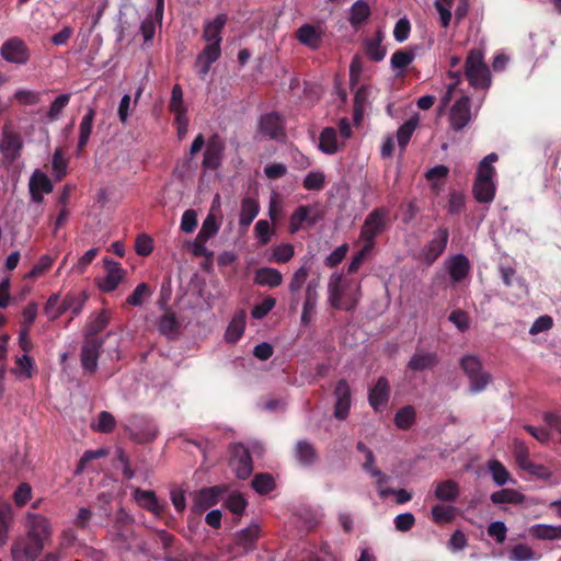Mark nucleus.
Segmentation results:
<instances>
[{"label": "nucleus", "instance_id": "f257e3e1", "mask_svg": "<svg viewBox=\"0 0 561 561\" xmlns=\"http://www.w3.org/2000/svg\"><path fill=\"white\" fill-rule=\"evenodd\" d=\"M351 283L342 274L333 273L328 283L329 302L337 310L352 311L359 300L360 285H355L354 293L350 291Z\"/></svg>", "mask_w": 561, "mask_h": 561}, {"label": "nucleus", "instance_id": "f03ea898", "mask_svg": "<svg viewBox=\"0 0 561 561\" xmlns=\"http://www.w3.org/2000/svg\"><path fill=\"white\" fill-rule=\"evenodd\" d=\"M463 75L469 84L477 90H488L491 87V71L481 49L469 50L465 60Z\"/></svg>", "mask_w": 561, "mask_h": 561}, {"label": "nucleus", "instance_id": "7ed1b4c3", "mask_svg": "<svg viewBox=\"0 0 561 561\" xmlns=\"http://www.w3.org/2000/svg\"><path fill=\"white\" fill-rule=\"evenodd\" d=\"M390 226V209L385 206L376 207L366 216L359 238L364 244L375 248L377 237L387 231Z\"/></svg>", "mask_w": 561, "mask_h": 561}, {"label": "nucleus", "instance_id": "20e7f679", "mask_svg": "<svg viewBox=\"0 0 561 561\" xmlns=\"http://www.w3.org/2000/svg\"><path fill=\"white\" fill-rule=\"evenodd\" d=\"M461 367L470 379V391L480 392L490 383L491 376L483 370L481 362L473 354L461 358Z\"/></svg>", "mask_w": 561, "mask_h": 561}, {"label": "nucleus", "instance_id": "39448f33", "mask_svg": "<svg viewBox=\"0 0 561 561\" xmlns=\"http://www.w3.org/2000/svg\"><path fill=\"white\" fill-rule=\"evenodd\" d=\"M449 238V230L446 227H439L433 232L432 239L421 251V259L426 265H433L444 253Z\"/></svg>", "mask_w": 561, "mask_h": 561}, {"label": "nucleus", "instance_id": "423d86ee", "mask_svg": "<svg viewBox=\"0 0 561 561\" xmlns=\"http://www.w3.org/2000/svg\"><path fill=\"white\" fill-rule=\"evenodd\" d=\"M43 549L44 546L36 539L20 536L12 543L11 557L13 561H35Z\"/></svg>", "mask_w": 561, "mask_h": 561}, {"label": "nucleus", "instance_id": "0eeeda50", "mask_svg": "<svg viewBox=\"0 0 561 561\" xmlns=\"http://www.w3.org/2000/svg\"><path fill=\"white\" fill-rule=\"evenodd\" d=\"M1 57L11 64L25 65L30 60V49L20 37L7 39L0 48Z\"/></svg>", "mask_w": 561, "mask_h": 561}, {"label": "nucleus", "instance_id": "6e6552de", "mask_svg": "<svg viewBox=\"0 0 561 561\" xmlns=\"http://www.w3.org/2000/svg\"><path fill=\"white\" fill-rule=\"evenodd\" d=\"M230 466L236 476L241 480H247L253 471V461L250 450L242 444H234L231 447Z\"/></svg>", "mask_w": 561, "mask_h": 561}, {"label": "nucleus", "instance_id": "1a4fd4ad", "mask_svg": "<svg viewBox=\"0 0 561 561\" xmlns=\"http://www.w3.org/2000/svg\"><path fill=\"white\" fill-rule=\"evenodd\" d=\"M471 102L468 95H462L451 106L449 124L455 131L462 130L471 122Z\"/></svg>", "mask_w": 561, "mask_h": 561}, {"label": "nucleus", "instance_id": "9d476101", "mask_svg": "<svg viewBox=\"0 0 561 561\" xmlns=\"http://www.w3.org/2000/svg\"><path fill=\"white\" fill-rule=\"evenodd\" d=\"M26 535L32 539H36L43 546L45 541L50 538L51 529L48 519L39 514L27 513L26 514Z\"/></svg>", "mask_w": 561, "mask_h": 561}, {"label": "nucleus", "instance_id": "9b49d317", "mask_svg": "<svg viewBox=\"0 0 561 561\" xmlns=\"http://www.w3.org/2000/svg\"><path fill=\"white\" fill-rule=\"evenodd\" d=\"M225 148V140L218 134L211 135L206 144L203 167L208 170H217L221 164Z\"/></svg>", "mask_w": 561, "mask_h": 561}, {"label": "nucleus", "instance_id": "f8f14e48", "mask_svg": "<svg viewBox=\"0 0 561 561\" xmlns=\"http://www.w3.org/2000/svg\"><path fill=\"white\" fill-rule=\"evenodd\" d=\"M104 267L106 270L105 277L99 283V288L103 293H111L115 290L125 277V271L121 264L108 257L103 259Z\"/></svg>", "mask_w": 561, "mask_h": 561}, {"label": "nucleus", "instance_id": "ddd939ff", "mask_svg": "<svg viewBox=\"0 0 561 561\" xmlns=\"http://www.w3.org/2000/svg\"><path fill=\"white\" fill-rule=\"evenodd\" d=\"M23 140L20 134L10 130L7 126L2 130L0 150L9 162H14L21 153Z\"/></svg>", "mask_w": 561, "mask_h": 561}, {"label": "nucleus", "instance_id": "4468645a", "mask_svg": "<svg viewBox=\"0 0 561 561\" xmlns=\"http://www.w3.org/2000/svg\"><path fill=\"white\" fill-rule=\"evenodd\" d=\"M390 398V385L386 377H379L376 385L368 391V402L375 412L382 411Z\"/></svg>", "mask_w": 561, "mask_h": 561}, {"label": "nucleus", "instance_id": "2eb2a0df", "mask_svg": "<svg viewBox=\"0 0 561 561\" xmlns=\"http://www.w3.org/2000/svg\"><path fill=\"white\" fill-rule=\"evenodd\" d=\"M335 407L334 416L339 420H345L351 409V388L345 379L337 381L334 389Z\"/></svg>", "mask_w": 561, "mask_h": 561}, {"label": "nucleus", "instance_id": "dca6fc26", "mask_svg": "<svg viewBox=\"0 0 561 561\" xmlns=\"http://www.w3.org/2000/svg\"><path fill=\"white\" fill-rule=\"evenodd\" d=\"M260 538V527L253 524L236 534L234 546L239 553H248L256 549V542Z\"/></svg>", "mask_w": 561, "mask_h": 561}, {"label": "nucleus", "instance_id": "f3484780", "mask_svg": "<svg viewBox=\"0 0 561 561\" xmlns=\"http://www.w3.org/2000/svg\"><path fill=\"white\" fill-rule=\"evenodd\" d=\"M134 523V518L124 510L121 508L115 516L114 520V529L116 540L122 543H129L134 537V530L131 528V524Z\"/></svg>", "mask_w": 561, "mask_h": 561}, {"label": "nucleus", "instance_id": "a211bd4d", "mask_svg": "<svg viewBox=\"0 0 561 561\" xmlns=\"http://www.w3.org/2000/svg\"><path fill=\"white\" fill-rule=\"evenodd\" d=\"M259 128L263 135L271 139H280L285 136L280 116L275 112L263 115L260 119Z\"/></svg>", "mask_w": 561, "mask_h": 561}, {"label": "nucleus", "instance_id": "6ab92c4d", "mask_svg": "<svg viewBox=\"0 0 561 561\" xmlns=\"http://www.w3.org/2000/svg\"><path fill=\"white\" fill-rule=\"evenodd\" d=\"M96 115L94 107H89L79 124V137L77 144V154L79 156L87 147L92 134L93 123Z\"/></svg>", "mask_w": 561, "mask_h": 561}, {"label": "nucleus", "instance_id": "aec40b11", "mask_svg": "<svg viewBox=\"0 0 561 561\" xmlns=\"http://www.w3.org/2000/svg\"><path fill=\"white\" fill-rule=\"evenodd\" d=\"M294 455L296 460L304 467H310L319 459L316 447L306 439H300L296 443Z\"/></svg>", "mask_w": 561, "mask_h": 561}, {"label": "nucleus", "instance_id": "412c9836", "mask_svg": "<svg viewBox=\"0 0 561 561\" xmlns=\"http://www.w3.org/2000/svg\"><path fill=\"white\" fill-rule=\"evenodd\" d=\"M134 499L137 503L148 512L153 513L157 516L163 514L164 507L159 503V500L153 491L141 490L137 488L134 491Z\"/></svg>", "mask_w": 561, "mask_h": 561}, {"label": "nucleus", "instance_id": "4be33fe9", "mask_svg": "<svg viewBox=\"0 0 561 561\" xmlns=\"http://www.w3.org/2000/svg\"><path fill=\"white\" fill-rule=\"evenodd\" d=\"M254 284L276 288L283 283V274L274 267H260L254 272Z\"/></svg>", "mask_w": 561, "mask_h": 561}, {"label": "nucleus", "instance_id": "5701e85b", "mask_svg": "<svg viewBox=\"0 0 561 561\" xmlns=\"http://www.w3.org/2000/svg\"><path fill=\"white\" fill-rule=\"evenodd\" d=\"M89 299V294L85 290L69 291L61 301V311H70L72 316L80 314L84 304Z\"/></svg>", "mask_w": 561, "mask_h": 561}, {"label": "nucleus", "instance_id": "b1692460", "mask_svg": "<svg viewBox=\"0 0 561 561\" xmlns=\"http://www.w3.org/2000/svg\"><path fill=\"white\" fill-rule=\"evenodd\" d=\"M228 21V16L225 13H219L216 18L207 22L204 27L203 38L208 43L221 44V32Z\"/></svg>", "mask_w": 561, "mask_h": 561}, {"label": "nucleus", "instance_id": "393cba45", "mask_svg": "<svg viewBox=\"0 0 561 561\" xmlns=\"http://www.w3.org/2000/svg\"><path fill=\"white\" fill-rule=\"evenodd\" d=\"M470 263L463 254H456L449 260L448 273L453 282L460 283L469 274Z\"/></svg>", "mask_w": 561, "mask_h": 561}, {"label": "nucleus", "instance_id": "a878e982", "mask_svg": "<svg viewBox=\"0 0 561 561\" xmlns=\"http://www.w3.org/2000/svg\"><path fill=\"white\" fill-rule=\"evenodd\" d=\"M460 494L459 484L451 479L440 481L436 483L434 490V496L442 502H455Z\"/></svg>", "mask_w": 561, "mask_h": 561}, {"label": "nucleus", "instance_id": "bb28decb", "mask_svg": "<svg viewBox=\"0 0 561 561\" xmlns=\"http://www.w3.org/2000/svg\"><path fill=\"white\" fill-rule=\"evenodd\" d=\"M221 219L222 215L215 213V206L211 209H209V213L204 219L202 227L197 233V236H199V239L209 240L210 238L215 237L220 229Z\"/></svg>", "mask_w": 561, "mask_h": 561}, {"label": "nucleus", "instance_id": "cd10ccee", "mask_svg": "<svg viewBox=\"0 0 561 561\" xmlns=\"http://www.w3.org/2000/svg\"><path fill=\"white\" fill-rule=\"evenodd\" d=\"M245 320L247 312L243 309H240L234 313L225 333L227 342L236 343L242 336L245 328Z\"/></svg>", "mask_w": 561, "mask_h": 561}, {"label": "nucleus", "instance_id": "c85d7f7f", "mask_svg": "<svg viewBox=\"0 0 561 561\" xmlns=\"http://www.w3.org/2000/svg\"><path fill=\"white\" fill-rule=\"evenodd\" d=\"M158 430L154 425L147 421H141L139 424L134 425L130 430V438L138 444H145L153 440L157 437Z\"/></svg>", "mask_w": 561, "mask_h": 561}, {"label": "nucleus", "instance_id": "c756f323", "mask_svg": "<svg viewBox=\"0 0 561 561\" xmlns=\"http://www.w3.org/2000/svg\"><path fill=\"white\" fill-rule=\"evenodd\" d=\"M318 147L325 154L336 153L340 149L336 129L333 127L323 128L319 137Z\"/></svg>", "mask_w": 561, "mask_h": 561}, {"label": "nucleus", "instance_id": "7c9ffc66", "mask_svg": "<svg viewBox=\"0 0 561 561\" xmlns=\"http://www.w3.org/2000/svg\"><path fill=\"white\" fill-rule=\"evenodd\" d=\"M382 39L383 35L380 31H378L374 38H368L365 41L364 49L371 61L379 62L385 58L387 50L381 45Z\"/></svg>", "mask_w": 561, "mask_h": 561}, {"label": "nucleus", "instance_id": "2f4dec72", "mask_svg": "<svg viewBox=\"0 0 561 561\" xmlns=\"http://www.w3.org/2000/svg\"><path fill=\"white\" fill-rule=\"evenodd\" d=\"M13 520L12 507L9 504H0V547L7 545Z\"/></svg>", "mask_w": 561, "mask_h": 561}, {"label": "nucleus", "instance_id": "473e14b6", "mask_svg": "<svg viewBox=\"0 0 561 561\" xmlns=\"http://www.w3.org/2000/svg\"><path fill=\"white\" fill-rule=\"evenodd\" d=\"M297 38L306 46L318 48L321 43V33L316 26L307 23L297 30Z\"/></svg>", "mask_w": 561, "mask_h": 561}, {"label": "nucleus", "instance_id": "72a5a7b5", "mask_svg": "<svg viewBox=\"0 0 561 561\" xmlns=\"http://www.w3.org/2000/svg\"><path fill=\"white\" fill-rule=\"evenodd\" d=\"M260 211L259 203L251 197H245L241 202V211L239 224L241 227H249Z\"/></svg>", "mask_w": 561, "mask_h": 561}, {"label": "nucleus", "instance_id": "f704fd0d", "mask_svg": "<svg viewBox=\"0 0 561 561\" xmlns=\"http://www.w3.org/2000/svg\"><path fill=\"white\" fill-rule=\"evenodd\" d=\"M370 7L364 0H357L353 3L350 12V23L354 27H359L370 16Z\"/></svg>", "mask_w": 561, "mask_h": 561}, {"label": "nucleus", "instance_id": "c9c22d12", "mask_svg": "<svg viewBox=\"0 0 561 561\" xmlns=\"http://www.w3.org/2000/svg\"><path fill=\"white\" fill-rule=\"evenodd\" d=\"M219 495L218 486L204 488L195 495V505L201 510L211 507L217 504Z\"/></svg>", "mask_w": 561, "mask_h": 561}, {"label": "nucleus", "instance_id": "e433bc0d", "mask_svg": "<svg viewBox=\"0 0 561 561\" xmlns=\"http://www.w3.org/2000/svg\"><path fill=\"white\" fill-rule=\"evenodd\" d=\"M494 182L474 181L472 194L478 203H491L495 196Z\"/></svg>", "mask_w": 561, "mask_h": 561}, {"label": "nucleus", "instance_id": "4c0bfd02", "mask_svg": "<svg viewBox=\"0 0 561 561\" xmlns=\"http://www.w3.org/2000/svg\"><path fill=\"white\" fill-rule=\"evenodd\" d=\"M493 504H520L525 496L514 489H502L493 492L490 496Z\"/></svg>", "mask_w": 561, "mask_h": 561}, {"label": "nucleus", "instance_id": "58836bf2", "mask_svg": "<svg viewBox=\"0 0 561 561\" xmlns=\"http://www.w3.org/2000/svg\"><path fill=\"white\" fill-rule=\"evenodd\" d=\"M310 268V260L306 257L302 265L293 274L290 278L288 290L291 294H296L302 288L304 284L306 283L309 276Z\"/></svg>", "mask_w": 561, "mask_h": 561}, {"label": "nucleus", "instance_id": "ea45409f", "mask_svg": "<svg viewBox=\"0 0 561 561\" xmlns=\"http://www.w3.org/2000/svg\"><path fill=\"white\" fill-rule=\"evenodd\" d=\"M530 534L533 537L540 540H556L561 539V525L552 526L538 524L530 528Z\"/></svg>", "mask_w": 561, "mask_h": 561}, {"label": "nucleus", "instance_id": "a19ab883", "mask_svg": "<svg viewBox=\"0 0 561 561\" xmlns=\"http://www.w3.org/2000/svg\"><path fill=\"white\" fill-rule=\"evenodd\" d=\"M159 331L169 337H174L180 330V322L174 312L167 311L159 320Z\"/></svg>", "mask_w": 561, "mask_h": 561}, {"label": "nucleus", "instance_id": "79ce46f5", "mask_svg": "<svg viewBox=\"0 0 561 561\" xmlns=\"http://www.w3.org/2000/svg\"><path fill=\"white\" fill-rule=\"evenodd\" d=\"M310 206L300 205L297 209L291 214L289 219V231L290 233H296L301 229V226L305 221H309L311 225L314 224V219L309 218Z\"/></svg>", "mask_w": 561, "mask_h": 561}, {"label": "nucleus", "instance_id": "37998d69", "mask_svg": "<svg viewBox=\"0 0 561 561\" xmlns=\"http://www.w3.org/2000/svg\"><path fill=\"white\" fill-rule=\"evenodd\" d=\"M268 262L283 264L289 262L295 255V248L290 243H282L272 248Z\"/></svg>", "mask_w": 561, "mask_h": 561}, {"label": "nucleus", "instance_id": "c03bdc74", "mask_svg": "<svg viewBox=\"0 0 561 561\" xmlns=\"http://www.w3.org/2000/svg\"><path fill=\"white\" fill-rule=\"evenodd\" d=\"M432 519L435 524H448L456 517V507L436 504L432 507Z\"/></svg>", "mask_w": 561, "mask_h": 561}, {"label": "nucleus", "instance_id": "a18cd8bd", "mask_svg": "<svg viewBox=\"0 0 561 561\" xmlns=\"http://www.w3.org/2000/svg\"><path fill=\"white\" fill-rule=\"evenodd\" d=\"M435 353H415L410 359L408 367L414 371H421L435 365Z\"/></svg>", "mask_w": 561, "mask_h": 561}, {"label": "nucleus", "instance_id": "49530a36", "mask_svg": "<svg viewBox=\"0 0 561 561\" xmlns=\"http://www.w3.org/2000/svg\"><path fill=\"white\" fill-rule=\"evenodd\" d=\"M28 187L45 194H49L54 190L50 179L39 170H36L31 176Z\"/></svg>", "mask_w": 561, "mask_h": 561}, {"label": "nucleus", "instance_id": "de8ad7c7", "mask_svg": "<svg viewBox=\"0 0 561 561\" xmlns=\"http://www.w3.org/2000/svg\"><path fill=\"white\" fill-rule=\"evenodd\" d=\"M51 169L56 181H61L68 172V159L65 158L60 148H57L53 154Z\"/></svg>", "mask_w": 561, "mask_h": 561}, {"label": "nucleus", "instance_id": "09e8293b", "mask_svg": "<svg viewBox=\"0 0 561 561\" xmlns=\"http://www.w3.org/2000/svg\"><path fill=\"white\" fill-rule=\"evenodd\" d=\"M252 486L260 494H268L275 489L276 484L271 473H257L252 480Z\"/></svg>", "mask_w": 561, "mask_h": 561}, {"label": "nucleus", "instance_id": "8fccbe9b", "mask_svg": "<svg viewBox=\"0 0 561 561\" xmlns=\"http://www.w3.org/2000/svg\"><path fill=\"white\" fill-rule=\"evenodd\" d=\"M415 410L411 405L401 408L394 416V424L400 430H409L415 421Z\"/></svg>", "mask_w": 561, "mask_h": 561}, {"label": "nucleus", "instance_id": "3c124183", "mask_svg": "<svg viewBox=\"0 0 561 561\" xmlns=\"http://www.w3.org/2000/svg\"><path fill=\"white\" fill-rule=\"evenodd\" d=\"M152 295V290L150 289L149 285L146 283H140L136 286V288L133 290V293L126 298V304L134 306V307H140L145 302L147 298H149Z\"/></svg>", "mask_w": 561, "mask_h": 561}, {"label": "nucleus", "instance_id": "603ef678", "mask_svg": "<svg viewBox=\"0 0 561 561\" xmlns=\"http://www.w3.org/2000/svg\"><path fill=\"white\" fill-rule=\"evenodd\" d=\"M488 469L492 474V479L495 484L502 486L510 480V472L499 460H490L488 462Z\"/></svg>", "mask_w": 561, "mask_h": 561}, {"label": "nucleus", "instance_id": "864d4df0", "mask_svg": "<svg viewBox=\"0 0 561 561\" xmlns=\"http://www.w3.org/2000/svg\"><path fill=\"white\" fill-rule=\"evenodd\" d=\"M417 126V119L411 118L404 122L397 131V140L399 147L403 150L409 144L415 128Z\"/></svg>", "mask_w": 561, "mask_h": 561}, {"label": "nucleus", "instance_id": "5fc2aeb1", "mask_svg": "<svg viewBox=\"0 0 561 561\" xmlns=\"http://www.w3.org/2000/svg\"><path fill=\"white\" fill-rule=\"evenodd\" d=\"M110 318V312L107 310L100 311L90 319L88 323V333L91 335L101 333L108 324Z\"/></svg>", "mask_w": 561, "mask_h": 561}, {"label": "nucleus", "instance_id": "6e6d98bb", "mask_svg": "<svg viewBox=\"0 0 561 561\" xmlns=\"http://www.w3.org/2000/svg\"><path fill=\"white\" fill-rule=\"evenodd\" d=\"M415 58L412 50H397L392 54L390 64L393 69L404 70Z\"/></svg>", "mask_w": 561, "mask_h": 561}, {"label": "nucleus", "instance_id": "4d7b16f0", "mask_svg": "<svg viewBox=\"0 0 561 561\" xmlns=\"http://www.w3.org/2000/svg\"><path fill=\"white\" fill-rule=\"evenodd\" d=\"M254 233L259 244L266 245L275 233V229L271 227L267 220L261 219L255 224Z\"/></svg>", "mask_w": 561, "mask_h": 561}, {"label": "nucleus", "instance_id": "13d9d810", "mask_svg": "<svg viewBox=\"0 0 561 561\" xmlns=\"http://www.w3.org/2000/svg\"><path fill=\"white\" fill-rule=\"evenodd\" d=\"M71 95L69 93H64L58 95L50 104L49 110L47 112V118L50 122L57 121L60 117L61 112L68 105Z\"/></svg>", "mask_w": 561, "mask_h": 561}, {"label": "nucleus", "instance_id": "bf43d9fd", "mask_svg": "<svg viewBox=\"0 0 561 561\" xmlns=\"http://www.w3.org/2000/svg\"><path fill=\"white\" fill-rule=\"evenodd\" d=\"M325 185V175L322 171L309 172L302 182L307 191H321Z\"/></svg>", "mask_w": 561, "mask_h": 561}, {"label": "nucleus", "instance_id": "052dcab7", "mask_svg": "<svg viewBox=\"0 0 561 561\" xmlns=\"http://www.w3.org/2000/svg\"><path fill=\"white\" fill-rule=\"evenodd\" d=\"M44 313L50 321H54L64 314V311H61L60 294H53L49 296L44 306Z\"/></svg>", "mask_w": 561, "mask_h": 561}, {"label": "nucleus", "instance_id": "680f3d73", "mask_svg": "<svg viewBox=\"0 0 561 561\" xmlns=\"http://www.w3.org/2000/svg\"><path fill=\"white\" fill-rule=\"evenodd\" d=\"M169 108L174 115L186 113V107L183 104V91L180 84H175L172 88Z\"/></svg>", "mask_w": 561, "mask_h": 561}, {"label": "nucleus", "instance_id": "e2e57ef3", "mask_svg": "<svg viewBox=\"0 0 561 561\" xmlns=\"http://www.w3.org/2000/svg\"><path fill=\"white\" fill-rule=\"evenodd\" d=\"M221 55V48L220 44L218 43H208L202 53L197 57V62H202L204 60L207 61V64H214L216 60L219 59Z\"/></svg>", "mask_w": 561, "mask_h": 561}, {"label": "nucleus", "instance_id": "0e129e2a", "mask_svg": "<svg viewBox=\"0 0 561 561\" xmlns=\"http://www.w3.org/2000/svg\"><path fill=\"white\" fill-rule=\"evenodd\" d=\"M16 368L14 373L20 377L31 378L33 368H34V359L24 353L22 357H18L16 359Z\"/></svg>", "mask_w": 561, "mask_h": 561}, {"label": "nucleus", "instance_id": "69168bd1", "mask_svg": "<svg viewBox=\"0 0 561 561\" xmlns=\"http://www.w3.org/2000/svg\"><path fill=\"white\" fill-rule=\"evenodd\" d=\"M513 454H514V457H515V460H516L518 467H522L523 465H525L527 461L530 460L529 448L526 445V443L523 442L522 439H518V438L514 439Z\"/></svg>", "mask_w": 561, "mask_h": 561}, {"label": "nucleus", "instance_id": "338daca9", "mask_svg": "<svg viewBox=\"0 0 561 561\" xmlns=\"http://www.w3.org/2000/svg\"><path fill=\"white\" fill-rule=\"evenodd\" d=\"M32 497V488L28 483L22 482L13 493V501L18 507L24 506Z\"/></svg>", "mask_w": 561, "mask_h": 561}, {"label": "nucleus", "instance_id": "774afa93", "mask_svg": "<svg viewBox=\"0 0 561 561\" xmlns=\"http://www.w3.org/2000/svg\"><path fill=\"white\" fill-rule=\"evenodd\" d=\"M276 299L272 296H266L261 304L254 306L251 316L254 319H263L275 307Z\"/></svg>", "mask_w": 561, "mask_h": 561}]
</instances>
